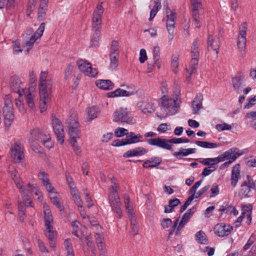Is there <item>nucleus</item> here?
<instances>
[{
    "label": "nucleus",
    "instance_id": "bf43d9fd",
    "mask_svg": "<svg viewBox=\"0 0 256 256\" xmlns=\"http://www.w3.org/2000/svg\"><path fill=\"white\" fill-rule=\"evenodd\" d=\"M254 240L255 238L252 236H251L250 238H248L246 244L243 247V250L246 251L249 249L254 242Z\"/></svg>",
    "mask_w": 256,
    "mask_h": 256
},
{
    "label": "nucleus",
    "instance_id": "864d4df0",
    "mask_svg": "<svg viewBox=\"0 0 256 256\" xmlns=\"http://www.w3.org/2000/svg\"><path fill=\"white\" fill-rule=\"evenodd\" d=\"M216 170V167L215 166L205 168L202 173V175L204 176H208Z\"/></svg>",
    "mask_w": 256,
    "mask_h": 256
},
{
    "label": "nucleus",
    "instance_id": "9b49d317",
    "mask_svg": "<svg viewBox=\"0 0 256 256\" xmlns=\"http://www.w3.org/2000/svg\"><path fill=\"white\" fill-rule=\"evenodd\" d=\"M68 128L71 142H76V140L80 138V132L78 129L79 123L78 121L74 119L69 120Z\"/></svg>",
    "mask_w": 256,
    "mask_h": 256
},
{
    "label": "nucleus",
    "instance_id": "cd10ccee",
    "mask_svg": "<svg viewBox=\"0 0 256 256\" xmlns=\"http://www.w3.org/2000/svg\"><path fill=\"white\" fill-rule=\"evenodd\" d=\"M242 78L240 74L236 76L235 77L232 78V82L234 90L240 93V87L242 84Z\"/></svg>",
    "mask_w": 256,
    "mask_h": 256
},
{
    "label": "nucleus",
    "instance_id": "393cba45",
    "mask_svg": "<svg viewBox=\"0 0 256 256\" xmlns=\"http://www.w3.org/2000/svg\"><path fill=\"white\" fill-rule=\"evenodd\" d=\"M203 99L202 95H196L192 102V108L193 114H196L198 110L202 108V100Z\"/></svg>",
    "mask_w": 256,
    "mask_h": 256
},
{
    "label": "nucleus",
    "instance_id": "13d9d810",
    "mask_svg": "<svg viewBox=\"0 0 256 256\" xmlns=\"http://www.w3.org/2000/svg\"><path fill=\"white\" fill-rule=\"evenodd\" d=\"M147 60V56L145 49H140L139 60L140 63H144Z\"/></svg>",
    "mask_w": 256,
    "mask_h": 256
},
{
    "label": "nucleus",
    "instance_id": "79ce46f5",
    "mask_svg": "<svg viewBox=\"0 0 256 256\" xmlns=\"http://www.w3.org/2000/svg\"><path fill=\"white\" fill-rule=\"evenodd\" d=\"M18 215L20 218H22L23 221L25 216L26 206L24 203L20 202L18 204Z\"/></svg>",
    "mask_w": 256,
    "mask_h": 256
},
{
    "label": "nucleus",
    "instance_id": "72a5a7b5",
    "mask_svg": "<svg viewBox=\"0 0 256 256\" xmlns=\"http://www.w3.org/2000/svg\"><path fill=\"white\" fill-rule=\"evenodd\" d=\"M162 8L161 4L158 2H155L154 3V8L151 10L150 12V16L149 20H152L156 15V14L158 11L160 10Z\"/></svg>",
    "mask_w": 256,
    "mask_h": 256
},
{
    "label": "nucleus",
    "instance_id": "603ef678",
    "mask_svg": "<svg viewBox=\"0 0 256 256\" xmlns=\"http://www.w3.org/2000/svg\"><path fill=\"white\" fill-rule=\"evenodd\" d=\"M50 198L53 204L55 205L60 211L64 210L63 206L60 204L59 200L56 196L50 197Z\"/></svg>",
    "mask_w": 256,
    "mask_h": 256
},
{
    "label": "nucleus",
    "instance_id": "ddd939ff",
    "mask_svg": "<svg viewBox=\"0 0 256 256\" xmlns=\"http://www.w3.org/2000/svg\"><path fill=\"white\" fill-rule=\"evenodd\" d=\"M45 23L42 22L36 32H33L28 40H26L24 46L26 47L32 46L37 40L40 38L44 30Z\"/></svg>",
    "mask_w": 256,
    "mask_h": 256
},
{
    "label": "nucleus",
    "instance_id": "f257e3e1",
    "mask_svg": "<svg viewBox=\"0 0 256 256\" xmlns=\"http://www.w3.org/2000/svg\"><path fill=\"white\" fill-rule=\"evenodd\" d=\"M48 74V71H42L39 78L40 106L42 112L46 110V106L50 99L52 92V84L48 79L46 80Z\"/></svg>",
    "mask_w": 256,
    "mask_h": 256
},
{
    "label": "nucleus",
    "instance_id": "c03bdc74",
    "mask_svg": "<svg viewBox=\"0 0 256 256\" xmlns=\"http://www.w3.org/2000/svg\"><path fill=\"white\" fill-rule=\"evenodd\" d=\"M252 204H248V205H244L242 206V212L241 215L244 217L246 214V215L248 214H252Z\"/></svg>",
    "mask_w": 256,
    "mask_h": 256
},
{
    "label": "nucleus",
    "instance_id": "052dcab7",
    "mask_svg": "<svg viewBox=\"0 0 256 256\" xmlns=\"http://www.w3.org/2000/svg\"><path fill=\"white\" fill-rule=\"evenodd\" d=\"M232 208V206L228 204L226 206H221L219 209V210L221 212L220 216L222 214V212H224L226 214H228L229 212H230Z\"/></svg>",
    "mask_w": 256,
    "mask_h": 256
},
{
    "label": "nucleus",
    "instance_id": "338daca9",
    "mask_svg": "<svg viewBox=\"0 0 256 256\" xmlns=\"http://www.w3.org/2000/svg\"><path fill=\"white\" fill-rule=\"evenodd\" d=\"M112 146H120L126 145L124 139L118 140L117 139L112 142Z\"/></svg>",
    "mask_w": 256,
    "mask_h": 256
},
{
    "label": "nucleus",
    "instance_id": "c85d7f7f",
    "mask_svg": "<svg viewBox=\"0 0 256 256\" xmlns=\"http://www.w3.org/2000/svg\"><path fill=\"white\" fill-rule=\"evenodd\" d=\"M196 241L200 244H208V240L206 234L202 230L196 232L195 235Z\"/></svg>",
    "mask_w": 256,
    "mask_h": 256
},
{
    "label": "nucleus",
    "instance_id": "680f3d73",
    "mask_svg": "<svg viewBox=\"0 0 256 256\" xmlns=\"http://www.w3.org/2000/svg\"><path fill=\"white\" fill-rule=\"evenodd\" d=\"M210 185H207L204 186V188H201L200 190L198 191L196 193V195H195V198H197L202 196L210 188Z\"/></svg>",
    "mask_w": 256,
    "mask_h": 256
},
{
    "label": "nucleus",
    "instance_id": "69168bd1",
    "mask_svg": "<svg viewBox=\"0 0 256 256\" xmlns=\"http://www.w3.org/2000/svg\"><path fill=\"white\" fill-rule=\"evenodd\" d=\"M238 6V0H231L230 7L232 11L236 12Z\"/></svg>",
    "mask_w": 256,
    "mask_h": 256
},
{
    "label": "nucleus",
    "instance_id": "412c9836",
    "mask_svg": "<svg viewBox=\"0 0 256 256\" xmlns=\"http://www.w3.org/2000/svg\"><path fill=\"white\" fill-rule=\"evenodd\" d=\"M243 152L237 148H232L224 152V156L226 160H232L234 157H236V160L239 156L242 155Z\"/></svg>",
    "mask_w": 256,
    "mask_h": 256
},
{
    "label": "nucleus",
    "instance_id": "20e7f679",
    "mask_svg": "<svg viewBox=\"0 0 256 256\" xmlns=\"http://www.w3.org/2000/svg\"><path fill=\"white\" fill-rule=\"evenodd\" d=\"M4 106L3 108L4 122L6 129L11 126L14 118L13 104L10 95L4 97Z\"/></svg>",
    "mask_w": 256,
    "mask_h": 256
},
{
    "label": "nucleus",
    "instance_id": "774afa93",
    "mask_svg": "<svg viewBox=\"0 0 256 256\" xmlns=\"http://www.w3.org/2000/svg\"><path fill=\"white\" fill-rule=\"evenodd\" d=\"M84 194H85V200L86 202L88 203V208L92 207L93 206V204H92V200L91 199L89 193L87 192L86 190L85 192H84Z\"/></svg>",
    "mask_w": 256,
    "mask_h": 256
},
{
    "label": "nucleus",
    "instance_id": "f8f14e48",
    "mask_svg": "<svg viewBox=\"0 0 256 256\" xmlns=\"http://www.w3.org/2000/svg\"><path fill=\"white\" fill-rule=\"evenodd\" d=\"M12 157L14 162L19 163L24 158V147L19 141L14 142V146L11 148Z\"/></svg>",
    "mask_w": 256,
    "mask_h": 256
},
{
    "label": "nucleus",
    "instance_id": "1a4fd4ad",
    "mask_svg": "<svg viewBox=\"0 0 256 256\" xmlns=\"http://www.w3.org/2000/svg\"><path fill=\"white\" fill-rule=\"evenodd\" d=\"M76 63L80 70L83 72L85 75L95 77L98 74L97 69L92 68L91 64L87 61L79 60Z\"/></svg>",
    "mask_w": 256,
    "mask_h": 256
},
{
    "label": "nucleus",
    "instance_id": "7ed1b4c3",
    "mask_svg": "<svg viewBox=\"0 0 256 256\" xmlns=\"http://www.w3.org/2000/svg\"><path fill=\"white\" fill-rule=\"evenodd\" d=\"M190 142V140L186 138H172L170 139L156 138L148 139L146 140V142L150 145L156 146L168 150H172V145L170 144L187 143Z\"/></svg>",
    "mask_w": 256,
    "mask_h": 256
},
{
    "label": "nucleus",
    "instance_id": "8fccbe9b",
    "mask_svg": "<svg viewBox=\"0 0 256 256\" xmlns=\"http://www.w3.org/2000/svg\"><path fill=\"white\" fill-rule=\"evenodd\" d=\"M128 130L123 128H118L114 130V134L116 137H122L128 133Z\"/></svg>",
    "mask_w": 256,
    "mask_h": 256
},
{
    "label": "nucleus",
    "instance_id": "5fc2aeb1",
    "mask_svg": "<svg viewBox=\"0 0 256 256\" xmlns=\"http://www.w3.org/2000/svg\"><path fill=\"white\" fill-rule=\"evenodd\" d=\"M172 223V220L169 218H164L161 220V226L163 228H168Z\"/></svg>",
    "mask_w": 256,
    "mask_h": 256
},
{
    "label": "nucleus",
    "instance_id": "e2e57ef3",
    "mask_svg": "<svg viewBox=\"0 0 256 256\" xmlns=\"http://www.w3.org/2000/svg\"><path fill=\"white\" fill-rule=\"evenodd\" d=\"M85 240L88 246L90 248L95 246L94 242L92 241V238L90 235L87 236L85 237Z\"/></svg>",
    "mask_w": 256,
    "mask_h": 256
},
{
    "label": "nucleus",
    "instance_id": "ea45409f",
    "mask_svg": "<svg viewBox=\"0 0 256 256\" xmlns=\"http://www.w3.org/2000/svg\"><path fill=\"white\" fill-rule=\"evenodd\" d=\"M26 98L28 106L32 109H34V102L33 94L30 92H28L26 96Z\"/></svg>",
    "mask_w": 256,
    "mask_h": 256
},
{
    "label": "nucleus",
    "instance_id": "4be33fe9",
    "mask_svg": "<svg viewBox=\"0 0 256 256\" xmlns=\"http://www.w3.org/2000/svg\"><path fill=\"white\" fill-rule=\"evenodd\" d=\"M119 49H112L110 54V68L112 69H116L118 64L119 58Z\"/></svg>",
    "mask_w": 256,
    "mask_h": 256
},
{
    "label": "nucleus",
    "instance_id": "c756f323",
    "mask_svg": "<svg viewBox=\"0 0 256 256\" xmlns=\"http://www.w3.org/2000/svg\"><path fill=\"white\" fill-rule=\"evenodd\" d=\"M100 110L98 107L92 106L88 108L87 112L89 120H92L98 117L100 112Z\"/></svg>",
    "mask_w": 256,
    "mask_h": 256
},
{
    "label": "nucleus",
    "instance_id": "49530a36",
    "mask_svg": "<svg viewBox=\"0 0 256 256\" xmlns=\"http://www.w3.org/2000/svg\"><path fill=\"white\" fill-rule=\"evenodd\" d=\"M53 223V218L52 214L44 215V224L46 227L50 230V226H53L51 224Z\"/></svg>",
    "mask_w": 256,
    "mask_h": 256
},
{
    "label": "nucleus",
    "instance_id": "f3484780",
    "mask_svg": "<svg viewBox=\"0 0 256 256\" xmlns=\"http://www.w3.org/2000/svg\"><path fill=\"white\" fill-rule=\"evenodd\" d=\"M147 152V150L143 147L139 146L128 150L124 154L123 157L126 158L133 156H142L146 154Z\"/></svg>",
    "mask_w": 256,
    "mask_h": 256
},
{
    "label": "nucleus",
    "instance_id": "6e6552de",
    "mask_svg": "<svg viewBox=\"0 0 256 256\" xmlns=\"http://www.w3.org/2000/svg\"><path fill=\"white\" fill-rule=\"evenodd\" d=\"M9 86L10 90L16 93H18L20 96H22L26 90L24 88V83L21 79L16 75L11 76L9 78Z\"/></svg>",
    "mask_w": 256,
    "mask_h": 256
},
{
    "label": "nucleus",
    "instance_id": "6e6d98bb",
    "mask_svg": "<svg viewBox=\"0 0 256 256\" xmlns=\"http://www.w3.org/2000/svg\"><path fill=\"white\" fill-rule=\"evenodd\" d=\"M256 102V96L252 98H249L247 100V102L244 105V108L246 109L250 108L253 105L255 104Z\"/></svg>",
    "mask_w": 256,
    "mask_h": 256
},
{
    "label": "nucleus",
    "instance_id": "f03ea898",
    "mask_svg": "<svg viewBox=\"0 0 256 256\" xmlns=\"http://www.w3.org/2000/svg\"><path fill=\"white\" fill-rule=\"evenodd\" d=\"M104 8L101 4L96 6L94 10L92 18V28L94 30L90 40V48L99 46V40L100 36L102 27V16L104 13Z\"/></svg>",
    "mask_w": 256,
    "mask_h": 256
},
{
    "label": "nucleus",
    "instance_id": "0eeeda50",
    "mask_svg": "<svg viewBox=\"0 0 256 256\" xmlns=\"http://www.w3.org/2000/svg\"><path fill=\"white\" fill-rule=\"evenodd\" d=\"M113 120L115 122H125L128 124H132L134 122L130 112L126 108H122L114 112Z\"/></svg>",
    "mask_w": 256,
    "mask_h": 256
},
{
    "label": "nucleus",
    "instance_id": "473e14b6",
    "mask_svg": "<svg viewBox=\"0 0 256 256\" xmlns=\"http://www.w3.org/2000/svg\"><path fill=\"white\" fill-rule=\"evenodd\" d=\"M207 44L208 48L210 47H214L215 48H219V42L218 41V38H214L212 35H209L207 40Z\"/></svg>",
    "mask_w": 256,
    "mask_h": 256
},
{
    "label": "nucleus",
    "instance_id": "3c124183",
    "mask_svg": "<svg viewBox=\"0 0 256 256\" xmlns=\"http://www.w3.org/2000/svg\"><path fill=\"white\" fill-rule=\"evenodd\" d=\"M192 17L193 18V20L194 22V25L196 28L200 27V17L199 13H192Z\"/></svg>",
    "mask_w": 256,
    "mask_h": 256
},
{
    "label": "nucleus",
    "instance_id": "2f4dec72",
    "mask_svg": "<svg viewBox=\"0 0 256 256\" xmlns=\"http://www.w3.org/2000/svg\"><path fill=\"white\" fill-rule=\"evenodd\" d=\"M195 144L200 147L207 148H212L218 146L216 143L206 141L196 140L195 142Z\"/></svg>",
    "mask_w": 256,
    "mask_h": 256
},
{
    "label": "nucleus",
    "instance_id": "7c9ffc66",
    "mask_svg": "<svg viewBox=\"0 0 256 256\" xmlns=\"http://www.w3.org/2000/svg\"><path fill=\"white\" fill-rule=\"evenodd\" d=\"M198 60H196L194 58H192L189 65V68L186 69V72H188L190 71V74H195L198 68Z\"/></svg>",
    "mask_w": 256,
    "mask_h": 256
},
{
    "label": "nucleus",
    "instance_id": "a878e982",
    "mask_svg": "<svg viewBox=\"0 0 256 256\" xmlns=\"http://www.w3.org/2000/svg\"><path fill=\"white\" fill-rule=\"evenodd\" d=\"M180 203L179 199L175 198L170 200L168 205L164 206V212L170 213L174 210V208L178 206Z\"/></svg>",
    "mask_w": 256,
    "mask_h": 256
},
{
    "label": "nucleus",
    "instance_id": "bb28decb",
    "mask_svg": "<svg viewBox=\"0 0 256 256\" xmlns=\"http://www.w3.org/2000/svg\"><path fill=\"white\" fill-rule=\"evenodd\" d=\"M196 148H189L187 149L180 148L179 152H176L173 153V155L176 157L180 158L181 156H186L190 154H194L196 152Z\"/></svg>",
    "mask_w": 256,
    "mask_h": 256
},
{
    "label": "nucleus",
    "instance_id": "37998d69",
    "mask_svg": "<svg viewBox=\"0 0 256 256\" xmlns=\"http://www.w3.org/2000/svg\"><path fill=\"white\" fill-rule=\"evenodd\" d=\"M54 227L53 226H50V230L46 228V232L48 233V234H46V236L48 238V240H54L56 235V232L54 230Z\"/></svg>",
    "mask_w": 256,
    "mask_h": 256
},
{
    "label": "nucleus",
    "instance_id": "4c0bfd02",
    "mask_svg": "<svg viewBox=\"0 0 256 256\" xmlns=\"http://www.w3.org/2000/svg\"><path fill=\"white\" fill-rule=\"evenodd\" d=\"M38 177L39 179L42 180L44 185H48L49 184V182H50L48 175L44 172H40L38 174Z\"/></svg>",
    "mask_w": 256,
    "mask_h": 256
},
{
    "label": "nucleus",
    "instance_id": "39448f33",
    "mask_svg": "<svg viewBox=\"0 0 256 256\" xmlns=\"http://www.w3.org/2000/svg\"><path fill=\"white\" fill-rule=\"evenodd\" d=\"M161 106L164 109L166 115H174L179 112L180 106L176 103L178 98L176 100L168 98V96L164 95L160 98Z\"/></svg>",
    "mask_w": 256,
    "mask_h": 256
},
{
    "label": "nucleus",
    "instance_id": "b1692460",
    "mask_svg": "<svg viewBox=\"0 0 256 256\" xmlns=\"http://www.w3.org/2000/svg\"><path fill=\"white\" fill-rule=\"evenodd\" d=\"M132 94V92H130L118 88L114 92H108L107 96L108 98H116L118 96H130Z\"/></svg>",
    "mask_w": 256,
    "mask_h": 256
},
{
    "label": "nucleus",
    "instance_id": "de8ad7c7",
    "mask_svg": "<svg viewBox=\"0 0 256 256\" xmlns=\"http://www.w3.org/2000/svg\"><path fill=\"white\" fill-rule=\"evenodd\" d=\"M216 129L220 132L225 130H230L232 129V126L226 123L217 124L216 126Z\"/></svg>",
    "mask_w": 256,
    "mask_h": 256
},
{
    "label": "nucleus",
    "instance_id": "4468645a",
    "mask_svg": "<svg viewBox=\"0 0 256 256\" xmlns=\"http://www.w3.org/2000/svg\"><path fill=\"white\" fill-rule=\"evenodd\" d=\"M48 132L42 128H36L30 132L31 138L29 139V142H34V141L42 142L44 140V138L48 134Z\"/></svg>",
    "mask_w": 256,
    "mask_h": 256
},
{
    "label": "nucleus",
    "instance_id": "9d476101",
    "mask_svg": "<svg viewBox=\"0 0 256 256\" xmlns=\"http://www.w3.org/2000/svg\"><path fill=\"white\" fill-rule=\"evenodd\" d=\"M52 126L58 141L60 144H62L64 142V132L63 126L59 119L52 118Z\"/></svg>",
    "mask_w": 256,
    "mask_h": 256
},
{
    "label": "nucleus",
    "instance_id": "a211bd4d",
    "mask_svg": "<svg viewBox=\"0 0 256 256\" xmlns=\"http://www.w3.org/2000/svg\"><path fill=\"white\" fill-rule=\"evenodd\" d=\"M162 162V158L158 156H154L148 160H146L142 164V166L146 168H158Z\"/></svg>",
    "mask_w": 256,
    "mask_h": 256
},
{
    "label": "nucleus",
    "instance_id": "4d7b16f0",
    "mask_svg": "<svg viewBox=\"0 0 256 256\" xmlns=\"http://www.w3.org/2000/svg\"><path fill=\"white\" fill-rule=\"evenodd\" d=\"M74 202L76 204V206L78 207H80L81 208H83L82 206V202L80 198V196L77 194H74Z\"/></svg>",
    "mask_w": 256,
    "mask_h": 256
},
{
    "label": "nucleus",
    "instance_id": "5701e85b",
    "mask_svg": "<svg viewBox=\"0 0 256 256\" xmlns=\"http://www.w3.org/2000/svg\"><path fill=\"white\" fill-rule=\"evenodd\" d=\"M112 190L109 192L108 200L110 206L117 204H120V198L116 190V187L112 186Z\"/></svg>",
    "mask_w": 256,
    "mask_h": 256
},
{
    "label": "nucleus",
    "instance_id": "a19ab883",
    "mask_svg": "<svg viewBox=\"0 0 256 256\" xmlns=\"http://www.w3.org/2000/svg\"><path fill=\"white\" fill-rule=\"evenodd\" d=\"M195 198V195L192 194L190 195L186 200V202L184 203V204L182 206V207L180 208V212L182 213L184 212L187 208V207L190 205V202L194 200V199Z\"/></svg>",
    "mask_w": 256,
    "mask_h": 256
},
{
    "label": "nucleus",
    "instance_id": "58836bf2",
    "mask_svg": "<svg viewBox=\"0 0 256 256\" xmlns=\"http://www.w3.org/2000/svg\"><path fill=\"white\" fill-rule=\"evenodd\" d=\"M44 140L42 141V143L48 148L50 149L51 148L54 147V144L52 142L51 138L48 134L44 138Z\"/></svg>",
    "mask_w": 256,
    "mask_h": 256
},
{
    "label": "nucleus",
    "instance_id": "09e8293b",
    "mask_svg": "<svg viewBox=\"0 0 256 256\" xmlns=\"http://www.w3.org/2000/svg\"><path fill=\"white\" fill-rule=\"evenodd\" d=\"M192 7V13H199V10L202 8L201 1L200 2H191Z\"/></svg>",
    "mask_w": 256,
    "mask_h": 256
},
{
    "label": "nucleus",
    "instance_id": "423d86ee",
    "mask_svg": "<svg viewBox=\"0 0 256 256\" xmlns=\"http://www.w3.org/2000/svg\"><path fill=\"white\" fill-rule=\"evenodd\" d=\"M166 14V26L168 32L170 40L173 38L174 28L175 27V20L176 19V12L172 11L167 4L164 6Z\"/></svg>",
    "mask_w": 256,
    "mask_h": 256
},
{
    "label": "nucleus",
    "instance_id": "e433bc0d",
    "mask_svg": "<svg viewBox=\"0 0 256 256\" xmlns=\"http://www.w3.org/2000/svg\"><path fill=\"white\" fill-rule=\"evenodd\" d=\"M126 145L136 143L135 134L133 132H128L124 139Z\"/></svg>",
    "mask_w": 256,
    "mask_h": 256
},
{
    "label": "nucleus",
    "instance_id": "aec40b11",
    "mask_svg": "<svg viewBox=\"0 0 256 256\" xmlns=\"http://www.w3.org/2000/svg\"><path fill=\"white\" fill-rule=\"evenodd\" d=\"M240 177V164H236L232 170L231 175V184L233 187H235L238 183V178Z\"/></svg>",
    "mask_w": 256,
    "mask_h": 256
},
{
    "label": "nucleus",
    "instance_id": "f704fd0d",
    "mask_svg": "<svg viewBox=\"0 0 256 256\" xmlns=\"http://www.w3.org/2000/svg\"><path fill=\"white\" fill-rule=\"evenodd\" d=\"M120 204H115L111 205L112 210L115 214L116 216L119 218H120L122 216V210L120 207Z\"/></svg>",
    "mask_w": 256,
    "mask_h": 256
},
{
    "label": "nucleus",
    "instance_id": "dca6fc26",
    "mask_svg": "<svg viewBox=\"0 0 256 256\" xmlns=\"http://www.w3.org/2000/svg\"><path fill=\"white\" fill-rule=\"evenodd\" d=\"M232 227L223 223L218 224L214 228V233L219 236H228L230 234Z\"/></svg>",
    "mask_w": 256,
    "mask_h": 256
},
{
    "label": "nucleus",
    "instance_id": "a18cd8bd",
    "mask_svg": "<svg viewBox=\"0 0 256 256\" xmlns=\"http://www.w3.org/2000/svg\"><path fill=\"white\" fill-rule=\"evenodd\" d=\"M47 10L48 8L39 6L38 12V18L40 21H42L44 20Z\"/></svg>",
    "mask_w": 256,
    "mask_h": 256
},
{
    "label": "nucleus",
    "instance_id": "c9c22d12",
    "mask_svg": "<svg viewBox=\"0 0 256 256\" xmlns=\"http://www.w3.org/2000/svg\"><path fill=\"white\" fill-rule=\"evenodd\" d=\"M200 162L204 166H215L216 164L218 163V160L214 158H204Z\"/></svg>",
    "mask_w": 256,
    "mask_h": 256
},
{
    "label": "nucleus",
    "instance_id": "6ab92c4d",
    "mask_svg": "<svg viewBox=\"0 0 256 256\" xmlns=\"http://www.w3.org/2000/svg\"><path fill=\"white\" fill-rule=\"evenodd\" d=\"M96 86L102 90H110L114 88V84L109 80H98L96 82Z\"/></svg>",
    "mask_w": 256,
    "mask_h": 256
},
{
    "label": "nucleus",
    "instance_id": "2eb2a0df",
    "mask_svg": "<svg viewBox=\"0 0 256 256\" xmlns=\"http://www.w3.org/2000/svg\"><path fill=\"white\" fill-rule=\"evenodd\" d=\"M247 26L246 22H244L239 27V35L237 42L238 48H246Z\"/></svg>",
    "mask_w": 256,
    "mask_h": 256
},
{
    "label": "nucleus",
    "instance_id": "0e129e2a",
    "mask_svg": "<svg viewBox=\"0 0 256 256\" xmlns=\"http://www.w3.org/2000/svg\"><path fill=\"white\" fill-rule=\"evenodd\" d=\"M211 193L210 194V197H214L219 193V188L218 184H213L210 189Z\"/></svg>",
    "mask_w": 256,
    "mask_h": 256
}]
</instances>
